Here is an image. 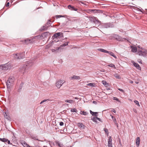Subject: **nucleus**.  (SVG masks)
Segmentation results:
<instances>
[{"label":"nucleus","mask_w":147,"mask_h":147,"mask_svg":"<svg viewBox=\"0 0 147 147\" xmlns=\"http://www.w3.org/2000/svg\"><path fill=\"white\" fill-rule=\"evenodd\" d=\"M33 65L32 62H28L22 65L20 68V71L22 73H26L28 70Z\"/></svg>","instance_id":"nucleus-1"},{"label":"nucleus","mask_w":147,"mask_h":147,"mask_svg":"<svg viewBox=\"0 0 147 147\" xmlns=\"http://www.w3.org/2000/svg\"><path fill=\"white\" fill-rule=\"evenodd\" d=\"M10 68L11 66L9 64L6 63L0 65V71H1L2 70H7L10 69Z\"/></svg>","instance_id":"nucleus-2"},{"label":"nucleus","mask_w":147,"mask_h":147,"mask_svg":"<svg viewBox=\"0 0 147 147\" xmlns=\"http://www.w3.org/2000/svg\"><path fill=\"white\" fill-rule=\"evenodd\" d=\"M24 53V52H23L21 53L16 54L14 55V58L19 59H23L25 57Z\"/></svg>","instance_id":"nucleus-3"},{"label":"nucleus","mask_w":147,"mask_h":147,"mask_svg":"<svg viewBox=\"0 0 147 147\" xmlns=\"http://www.w3.org/2000/svg\"><path fill=\"white\" fill-rule=\"evenodd\" d=\"M14 80V78L13 77L8 78L6 83L7 88L10 87V86L13 84Z\"/></svg>","instance_id":"nucleus-4"},{"label":"nucleus","mask_w":147,"mask_h":147,"mask_svg":"<svg viewBox=\"0 0 147 147\" xmlns=\"http://www.w3.org/2000/svg\"><path fill=\"white\" fill-rule=\"evenodd\" d=\"M138 53L140 55L145 57L146 56V55H147V50L141 48L140 50H139V51H138Z\"/></svg>","instance_id":"nucleus-5"},{"label":"nucleus","mask_w":147,"mask_h":147,"mask_svg":"<svg viewBox=\"0 0 147 147\" xmlns=\"http://www.w3.org/2000/svg\"><path fill=\"white\" fill-rule=\"evenodd\" d=\"M86 17L89 19L90 21L94 23H98V24L100 25V21L97 19V18L94 17H88L86 16Z\"/></svg>","instance_id":"nucleus-6"},{"label":"nucleus","mask_w":147,"mask_h":147,"mask_svg":"<svg viewBox=\"0 0 147 147\" xmlns=\"http://www.w3.org/2000/svg\"><path fill=\"white\" fill-rule=\"evenodd\" d=\"M113 27V24L111 23H105L102 25V27L103 28H112Z\"/></svg>","instance_id":"nucleus-7"},{"label":"nucleus","mask_w":147,"mask_h":147,"mask_svg":"<svg viewBox=\"0 0 147 147\" xmlns=\"http://www.w3.org/2000/svg\"><path fill=\"white\" fill-rule=\"evenodd\" d=\"M64 83L63 80H59L56 82V86L58 88H59Z\"/></svg>","instance_id":"nucleus-8"},{"label":"nucleus","mask_w":147,"mask_h":147,"mask_svg":"<svg viewBox=\"0 0 147 147\" xmlns=\"http://www.w3.org/2000/svg\"><path fill=\"white\" fill-rule=\"evenodd\" d=\"M48 34V32H46L43 34L41 36L38 35L37 36L34 37V38H40L41 39H42V37H43V36H45V37H47Z\"/></svg>","instance_id":"nucleus-9"},{"label":"nucleus","mask_w":147,"mask_h":147,"mask_svg":"<svg viewBox=\"0 0 147 147\" xmlns=\"http://www.w3.org/2000/svg\"><path fill=\"white\" fill-rule=\"evenodd\" d=\"M113 37L119 41H121L123 40L122 38L118 35L115 34L113 35Z\"/></svg>","instance_id":"nucleus-10"},{"label":"nucleus","mask_w":147,"mask_h":147,"mask_svg":"<svg viewBox=\"0 0 147 147\" xmlns=\"http://www.w3.org/2000/svg\"><path fill=\"white\" fill-rule=\"evenodd\" d=\"M99 11H100V10L98 9H88L87 10V12L88 13H90V12H94V13H96Z\"/></svg>","instance_id":"nucleus-11"},{"label":"nucleus","mask_w":147,"mask_h":147,"mask_svg":"<svg viewBox=\"0 0 147 147\" xmlns=\"http://www.w3.org/2000/svg\"><path fill=\"white\" fill-rule=\"evenodd\" d=\"M69 79L70 80H79L80 79V77L79 76H77L75 75H74L71 77H70Z\"/></svg>","instance_id":"nucleus-12"},{"label":"nucleus","mask_w":147,"mask_h":147,"mask_svg":"<svg viewBox=\"0 0 147 147\" xmlns=\"http://www.w3.org/2000/svg\"><path fill=\"white\" fill-rule=\"evenodd\" d=\"M132 63H133L134 66L136 67L137 69L139 70H141V67L138 63H135L134 61H132Z\"/></svg>","instance_id":"nucleus-13"},{"label":"nucleus","mask_w":147,"mask_h":147,"mask_svg":"<svg viewBox=\"0 0 147 147\" xmlns=\"http://www.w3.org/2000/svg\"><path fill=\"white\" fill-rule=\"evenodd\" d=\"M68 8L71 10H74L77 11L78 10L77 8L75 7L74 6L71 5H69L68 7Z\"/></svg>","instance_id":"nucleus-14"},{"label":"nucleus","mask_w":147,"mask_h":147,"mask_svg":"<svg viewBox=\"0 0 147 147\" xmlns=\"http://www.w3.org/2000/svg\"><path fill=\"white\" fill-rule=\"evenodd\" d=\"M60 36V32H57L54 34L52 37L54 39L57 38Z\"/></svg>","instance_id":"nucleus-15"},{"label":"nucleus","mask_w":147,"mask_h":147,"mask_svg":"<svg viewBox=\"0 0 147 147\" xmlns=\"http://www.w3.org/2000/svg\"><path fill=\"white\" fill-rule=\"evenodd\" d=\"M50 102V100L49 99H44L42 101L40 102V104H42L43 103L45 102V104H49Z\"/></svg>","instance_id":"nucleus-16"},{"label":"nucleus","mask_w":147,"mask_h":147,"mask_svg":"<svg viewBox=\"0 0 147 147\" xmlns=\"http://www.w3.org/2000/svg\"><path fill=\"white\" fill-rule=\"evenodd\" d=\"M110 115L111 116L115 124L117 127H118V124L117 123V120L115 117L111 115Z\"/></svg>","instance_id":"nucleus-17"},{"label":"nucleus","mask_w":147,"mask_h":147,"mask_svg":"<svg viewBox=\"0 0 147 147\" xmlns=\"http://www.w3.org/2000/svg\"><path fill=\"white\" fill-rule=\"evenodd\" d=\"M140 141V137H137L136 140V144L138 147L139 145Z\"/></svg>","instance_id":"nucleus-18"},{"label":"nucleus","mask_w":147,"mask_h":147,"mask_svg":"<svg viewBox=\"0 0 147 147\" xmlns=\"http://www.w3.org/2000/svg\"><path fill=\"white\" fill-rule=\"evenodd\" d=\"M33 39H27L26 40H25L24 41V42L26 44H28L29 43H31L32 42Z\"/></svg>","instance_id":"nucleus-19"},{"label":"nucleus","mask_w":147,"mask_h":147,"mask_svg":"<svg viewBox=\"0 0 147 147\" xmlns=\"http://www.w3.org/2000/svg\"><path fill=\"white\" fill-rule=\"evenodd\" d=\"M109 53V54L113 56V57H114L115 59H117V57L116 56H115L114 55V53L113 52H111V51H108V53Z\"/></svg>","instance_id":"nucleus-20"},{"label":"nucleus","mask_w":147,"mask_h":147,"mask_svg":"<svg viewBox=\"0 0 147 147\" xmlns=\"http://www.w3.org/2000/svg\"><path fill=\"white\" fill-rule=\"evenodd\" d=\"M31 138L33 139L34 140H36L38 141H40L37 138V136H35L34 135H32L30 136Z\"/></svg>","instance_id":"nucleus-21"},{"label":"nucleus","mask_w":147,"mask_h":147,"mask_svg":"<svg viewBox=\"0 0 147 147\" xmlns=\"http://www.w3.org/2000/svg\"><path fill=\"white\" fill-rule=\"evenodd\" d=\"M131 51L133 52H136L137 51V49L136 47H131Z\"/></svg>","instance_id":"nucleus-22"},{"label":"nucleus","mask_w":147,"mask_h":147,"mask_svg":"<svg viewBox=\"0 0 147 147\" xmlns=\"http://www.w3.org/2000/svg\"><path fill=\"white\" fill-rule=\"evenodd\" d=\"M48 28V26H43L40 29V30L41 31L42 30H46L47 29V28Z\"/></svg>","instance_id":"nucleus-23"},{"label":"nucleus","mask_w":147,"mask_h":147,"mask_svg":"<svg viewBox=\"0 0 147 147\" xmlns=\"http://www.w3.org/2000/svg\"><path fill=\"white\" fill-rule=\"evenodd\" d=\"M22 143L24 147H30V146L25 142H23Z\"/></svg>","instance_id":"nucleus-24"},{"label":"nucleus","mask_w":147,"mask_h":147,"mask_svg":"<svg viewBox=\"0 0 147 147\" xmlns=\"http://www.w3.org/2000/svg\"><path fill=\"white\" fill-rule=\"evenodd\" d=\"M98 50L105 53H108V51L106 50L102 49H98Z\"/></svg>","instance_id":"nucleus-25"},{"label":"nucleus","mask_w":147,"mask_h":147,"mask_svg":"<svg viewBox=\"0 0 147 147\" xmlns=\"http://www.w3.org/2000/svg\"><path fill=\"white\" fill-rule=\"evenodd\" d=\"M65 101L66 102L71 103L74 102V101L71 100H65Z\"/></svg>","instance_id":"nucleus-26"},{"label":"nucleus","mask_w":147,"mask_h":147,"mask_svg":"<svg viewBox=\"0 0 147 147\" xmlns=\"http://www.w3.org/2000/svg\"><path fill=\"white\" fill-rule=\"evenodd\" d=\"M4 116L5 118H6L7 119H9L10 117L9 115H7L6 113H5L4 114Z\"/></svg>","instance_id":"nucleus-27"},{"label":"nucleus","mask_w":147,"mask_h":147,"mask_svg":"<svg viewBox=\"0 0 147 147\" xmlns=\"http://www.w3.org/2000/svg\"><path fill=\"white\" fill-rule=\"evenodd\" d=\"M108 66L110 67L114 68L115 69L116 68L115 65L113 63L109 64V65H108Z\"/></svg>","instance_id":"nucleus-28"},{"label":"nucleus","mask_w":147,"mask_h":147,"mask_svg":"<svg viewBox=\"0 0 147 147\" xmlns=\"http://www.w3.org/2000/svg\"><path fill=\"white\" fill-rule=\"evenodd\" d=\"M0 140L2 142H7V139H6L5 138H0Z\"/></svg>","instance_id":"nucleus-29"},{"label":"nucleus","mask_w":147,"mask_h":147,"mask_svg":"<svg viewBox=\"0 0 147 147\" xmlns=\"http://www.w3.org/2000/svg\"><path fill=\"white\" fill-rule=\"evenodd\" d=\"M112 140L111 137V136H110L109 138V139L108 140V144H109V143L110 144L112 143Z\"/></svg>","instance_id":"nucleus-30"},{"label":"nucleus","mask_w":147,"mask_h":147,"mask_svg":"<svg viewBox=\"0 0 147 147\" xmlns=\"http://www.w3.org/2000/svg\"><path fill=\"white\" fill-rule=\"evenodd\" d=\"M102 82L103 85H105L106 86H107L108 85V84L107 83V82L105 81L102 80Z\"/></svg>","instance_id":"nucleus-31"},{"label":"nucleus","mask_w":147,"mask_h":147,"mask_svg":"<svg viewBox=\"0 0 147 147\" xmlns=\"http://www.w3.org/2000/svg\"><path fill=\"white\" fill-rule=\"evenodd\" d=\"M71 112H76L77 113V109L75 108H73L71 109Z\"/></svg>","instance_id":"nucleus-32"},{"label":"nucleus","mask_w":147,"mask_h":147,"mask_svg":"<svg viewBox=\"0 0 147 147\" xmlns=\"http://www.w3.org/2000/svg\"><path fill=\"white\" fill-rule=\"evenodd\" d=\"M88 113L86 111H81L80 112V114H83L84 115H86L88 114Z\"/></svg>","instance_id":"nucleus-33"},{"label":"nucleus","mask_w":147,"mask_h":147,"mask_svg":"<svg viewBox=\"0 0 147 147\" xmlns=\"http://www.w3.org/2000/svg\"><path fill=\"white\" fill-rule=\"evenodd\" d=\"M78 126L80 127H83L84 128V125L81 123H78Z\"/></svg>","instance_id":"nucleus-34"},{"label":"nucleus","mask_w":147,"mask_h":147,"mask_svg":"<svg viewBox=\"0 0 147 147\" xmlns=\"http://www.w3.org/2000/svg\"><path fill=\"white\" fill-rule=\"evenodd\" d=\"M91 120L97 123V120L96 117H93L91 118Z\"/></svg>","instance_id":"nucleus-35"},{"label":"nucleus","mask_w":147,"mask_h":147,"mask_svg":"<svg viewBox=\"0 0 147 147\" xmlns=\"http://www.w3.org/2000/svg\"><path fill=\"white\" fill-rule=\"evenodd\" d=\"M69 43V42H65V43L63 44L62 45H61L62 46V47H64L65 46H67L68 45V44Z\"/></svg>","instance_id":"nucleus-36"},{"label":"nucleus","mask_w":147,"mask_h":147,"mask_svg":"<svg viewBox=\"0 0 147 147\" xmlns=\"http://www.w3.org/2000/svg\"><path fill=\"white\" fill-rule=\"evenodd\" d=\"M113 99L114 100H115L119 102H120V101L119 100V99L116 97H113Z\"/></svg>","instance_id":"nucleus-37"},{"label":"nucleus","mask_w":147,"mask_h":147,"mask_svg":"<svg viewBox=\"0 0 147 147\" xmlns=\"http://www.w3.org/2000/svg\"><path fill=\"white\" fill-rule=\"evenodd\" d=\"M23 84H24L22 82L20 84V85L19 86V89L20 90V89H21L22 88V87H23Z\"/></svg>","instance_id":"nucleus-38"},{"label":"nucleus","mask_w":147,"mask_h":147,"mask_svg":"<svg viewBox=\"0 0 147 147\" xmlns=\"http://www.w3.org/2000/svg\"><path fill=\"white\" fill-rule=\"evenodd\" d=\"M134 102L138 106H140L139 102L137 100H134Z\"/></svg>","instance_id":"nucleus-39"},{"label":"nucleus","mask_w":147,"mask_h":147,"mask_svg":"<svg viewBox=\"0 0 147 147\" xmlns=\"http://www.w3.org/2000/svg\"><path fill=\"white\" fill-rule=\"evenodd\" d=\"M134 9H136L138 11H140L141 12H142V11L140 9L137 7H136L135 8H134Z\"/></svg>","instance_id":"nucleus-40"},{"label":"nucleus","mask_w":147,"mask_h":147,"mask_svg":"<svg viewBox=\"0 0 147 147\" xmlns=\"http://www.w3.org/2000/svg\"><path fill=\"white\" fill-rule=\"evenodd\" d=\"M115 77L117 79H119L121 78V77L120 76L118 75H115Z\"/></svg>","instance_id":"nucleus-41"},{"label":"nucleus","mask_w":147,"mask_h":147,"mask_svg":"<svg viewBox=\"0 0 147 147\" xmlns=\"http://www.w3.org/2000/svg\"><path fill=\"white\" fill-rule=\"evenodd\" d=\"M98 113L97 112H94L93 115L95 116L96 117L98 116Z\"/></svg>","instance_id":"nucleus-42"},{"label":"nucleus","mask_w":147,"mask_h":147,"mask_svg":"<svg viewBox=\"0 0 147 147\" xmlns=\"http://www.w3.org/2000/svg\"><path fill=\"white\" fill-rule=\"evenodd\" d=\"M55 17L57 19H58L60 17H63L62 15H56Z\"/></svg>","instance_id":"nucleus-43"},{"label":"nucleus","mask_w":147,"mask_h":147,"mask_svg":"<svg viewBox=\"0 0 147 147\" xmlns=\"http://www.w3.org/2000/svg\"><path fill=\"white\" fill-rule=\"evenodd\" d=\"M59 48H57L56 49H52V51L53 52H55L56 50H59Z\"/></svg>","instance_id":"nucleus-44"},{"label":"nucleus","mask_w":147,"mask_h":147,"mask_svg":"<svg viewBox=\"0 0 147 147\" xmlns=\"http://www.w3.org/2000/svg\"><path fill=\"white\" fill-rule=\"evenodd\" d=\"M63 124L64 123L62 122H61L59 123V125L61 126L63 125Z\"/></svg>","instance_id":"nucleus-45"},{"label":"nucleus","mask_w":147,"mask_h":147,"mask_svg":"<svg viewBox=\"0 0 147 147\" xmlns=\"http://www.w3.org/2000/svg\"><path fill=\"white\" fill-rule=\"evenodd\" d=\"M108 147H112V143H109V144H108Z\"/></svg>","instance_id":"nucleus-46"},{"label":"nucleus","mask_w":147,"mask_h":147,"mask_svg":"<svg viewBox=\"0 0 147 147\" xmlns=\"http://www.w3.org/2000/svg\"><path fill=\"white\" fill-rule=\"evenodd\" d=\"M60 37H63V34L62 33L60 32Z\"/></svg>","instance_id":"nucleus-47"},{"label":"nucleus","mask_w":147,"mask_h":147,"mask_svg":"<svg viewBox=\"0 0 147 147\" xmlns=\"http://www.w3.org/2000/svg\"><path fill=\"white\" fill-rule=\"evenodd\" d=\"M88 85L90 86H93V84L92 83H90L88 84Z\"/></svg>","instance_id":"nucleus-48"},{"label":"nucleus","mask_w":147,"mask_h":147,"mask_svg":"<svg viewBox=\"0 0 147 147\" xmlns=\"http://www.w3.org/2000/svg\"><path fill=\"white\" fill-rule=\"evenodd\" d=\"M96 120H98L100 121H102L101 119L100 118L97 117H96Z\"/></svg>","instance_id":"nucleus-49"},{"label":"nucleus","mask_w":147,"mask_h":147,"mask_svg":"<svg viewBox=\"0 0 147 147\" xmlns=\"http://www.w3.org/2000/svg\"><path fill=\"white\" fill-rule=\"evenodd\" d=\"M118 89L119 90V91H121V92H124V90L122 89H121V88H118Z\"/></svg>","instance_id":"nucleus-50"},{"label":"nucleus","mask_w":147,"mask_h":147,"mask_svg":"<svg viewBox=\"0 0 147 147\" xmlns=\"http://www.w3.org/2000/svg\"><path fill=\"white\" fill-rule=\"evenodd\" d=\"M90 113L91 114H92V115H93V114H94V112H93L91 111V110H90Z\"/></svg>","instance_id":"nucleus-51"},{"label":"nucleus","mask_w":147,"mask_h":147,"mask_svg":"<svg viewBox=\"0 0 147 147\" xmlns=\"http://www.w3.org/2000/svg\"><path fill=\"white\" fill-rule=\"evenodd\" d=\"M138 62L140 63H142V61L141 60V59H138Z\"/></svg>","instance_id":"nucleus-52"},{"label":"nucleus","mask_w":147,"mask_h":147,"mask_svg":"<svg viewBox=\"0 0 147 147\" xmlns=\"http://www.w3.org/2000/svg\"><path fill=\"white\" fill-rule=\"evenodd\" d=\"M9 2H8L7 3V4H6V7H8L9 6Z\"/></svg>","instance_id":"nucleus-53"},{"label":"nucleus","mask_w":147,"mask_h":147,"mask_svg":"<svg viewBox=\"0 0 147 147\" xmlns=\"http://www.w3.org/2000/svg\"><path fill=\"white\" fill-rule=\"evenodd\" d=\"M112 111L113 112H114V113H115L116 112V111H115V109H113V110H112Z\"/></svg>","instance_id":"nucleus-54"},{"label":"nucleus","mask_w":147,"mask_h":147,"mask_svg":"<svg viewBox=\"0 0 147 147\" xmlns=\"http://www.w3.org/2000/svg\"><path fill=\"white\" fill-rule=\"evenodd\" d=\"M57 144L59 147H61V146H60V144L59 143H57Z\"/></svg>","instance_id":"nucleus-55"},{"label":"nucleus","mask_w":147,"mask_h":147,"mask_svg":"<svg viewBox=\"0 0 147 147\" xmlns=\"http://www.w3.org/2000/svg\"><path fill=\"white\" fill-rule=\"evenodd\" d=\"M8 144H9L10 143V141L9 140H7V142Z\"/></svg>","instance_id":"nucleus-56"},{"label":"nucleus","mask_w":147,"mask_h":147,"mask_svg":"<svg viewBox=\"0 0 147 147\" xmlns=\"http://www.w3.org/2000/svg\"><path fill=\"white\" fill-rule=\"evenodd\" d=\"M47 24L49 26V25H50L51 24L50 23V22H48L47 23Z\"/></svg>","instance_id":"nucleus-57"},{"label":"nucleus","mask_w":147,"mask_h":147,"mask_svg":"<svg viewBox=\"0 0 147 147\" xmlns=\"http://www.w3.org/2000/svg\"><path fill=\"white\" fill-rule=\"evenodd\" d=\"M105 132H108V130L107 129H106L105 130Z\"/></svg>","instance_id":"nucleus-58"},{"label":"nucleus","mask_w":147,"mask_h":147,"mask_svg":"<svg viewBox=\"0 0 147 147\" xmlns=\"http://www.w3.org/2000/svg\"><path fill=\"white\" fill-rule=\"evenodd\" d=\"M129 82L131 84H132L134 82L133 81H130V82Z\"/></svg>","instance_id":"nucleus-59"},{"label":"nucleus","mask_w":147,"mask_h":147,"mask_svg":"<svg viewBox=\"0 0 147 147\" xmlns=\"http://www.w3.org/2000/svg\"><path fill=\"white\" fill-rule=\"evenodd\" d=\"M93 103H96V101H93Z\"/></svg>","instance_id":"nucleus-60"},{"label":"nucleus","mask_w":147,"mask_h":147,"mask_svg":"<svg viewBox=\"0 0 147 147\" xmlns=\"http://www.w3.org/2000/svg\"><path fill=\"white\" fill-rule=\"evenodd\" d=\"M74 98L75 99H78V98L77 97H75Z\"/></svg>","instance_id":"nucleus-61"},{"label":"nucleus","mask_w":147,"mask_h":147,"mask_svg":"<svg viewBox=\"0 0 147 147\" xmlns=\"http://www.w3.org/2000/svg\"><path fill=\"white\" fill-rule=\"evenodd\" d=\"M107 89V90H110V88H107V89Z\"/></svg>","instance_id":"nucleus-62"},{"label":"nucleus","mask_w":147,"mask_h":147,"mask_svg":"<svg viewBox=\"0 0 147 147\" xmlns=\"http://www.w3.org/2000/svg\"><path fill=\"white\" fill-rule=\"evenodd\" d=\"M140 46H139V45L138 46V47L139 48H140Z\"/></svg>","instance_id":"nucleus-63"},{"label":"nucleus","mask_w":147,"mask_h":147,"mask_svg":"<svg viewBox=\"0 0 147 147\" xmlns=\"http://www.w3.org/2000/svg\"><path fill=\"white\" fill-rule=\"evenodd\" d=\"M136 84H138V82H136Z\"/></svg>","instance_id":"nucleus-64"}]
</instances>
